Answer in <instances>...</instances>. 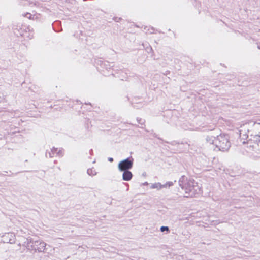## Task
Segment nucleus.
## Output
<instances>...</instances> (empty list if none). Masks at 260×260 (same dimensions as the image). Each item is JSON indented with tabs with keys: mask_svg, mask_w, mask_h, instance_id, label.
<instances>
[{
	"mask_svg": "<svg viewBox=\"0 0 260 260\" xmlns=\"http://www.w3.org/2000/svg\"><path fill=\"white\" fill-rule=\"evenodd\" d=\"M247 132L254 134L248 141L250 146L260 150V119L255 121H249L241 126L240 135L247 137Z\"/></svg>",
	"mask_w": 260,
	"mask_h": 260,
	"instance_id": "obj_1",
	"label": "nucleus"
},
{
	"mask_svg": "<svg viewBox=\"0 0 260 260\" xmlns=\"http://www.w3.org/2000/svg\"><path fill=\"white\" fill-rule=\"evenodd\" d=\"M206 140L208 143L214 145L222 151L228 150L231 146L229 137L225 134L217 135L214 133H211L207 136Z\"/></svg>",
	"mask_w": 260,
	"mask_h": 260,
	"instance_id": "obj_2",
	"label": "nucleus"
},
{
	"mask_svg": "<svg viewBox=\"0 0 260 260\" xmlns=\"http://www.w3.org/2000/svg\"><path fill=\"white\" fill-rule=\"evenodd\" d=\"M179 185L184 191L183 196L185 197H192L200 190L197 183L193 180L189 179L184 176H182L180 179Z\"/></svg>",
	"mask_w": 260,
	"mask_h": 260,
	"instance_id": "obj_3",
	"label": "nucleus"
},
{
	"mask_svg": "<svg viewBox=\"0 0 260 260\" xmlns=\"http://www.w3.org/2000/svg\"><path fill=\"white\" fill-rule=\"evenodd\" d=\"M132 166L133 161L129 160L128 159H126L121 161L119 163L118 167L119 170L121 171H128V169L132 168Z\"/></svg>",
	"mask_w": 260,
	"mask_h": 260,
	"instance_id": "obj_4",
	"label": "nucleus"
},
{
	"mask_svg": "<svg viewBox=\"0 0 260 260\" xmlns=\"http://www.w3.org/2000/svg\"><path fill=\"white\" fill-rule=\"evenodd\" d=\"M46 245V243L43 241H36L34 246H37V248L35 247L34 249L39 252H42L45 250Z\"/></svg>",
	"mask_w": 260,
	"mask_h": 260,
	"instance_id": "obj_5",
	"label": "nucleus"
},
{
	"mask_svg": "<svg viewBox=\"0 0 260 260\" xmlns=\"http://www.w3.org/2000/svg\"><path fill=\"white\" fill-rule=\"evenodd\" d=\"M15 235L13 233H6L3 236V240L6 243H12L14 241Z\"/></svg>",
	"mask_w": 260,
	"mask_h": 260,
	"instance_id": "obj_6",
	"label": "nucleus"
},
{
	"mask_svg": "<svg viewBox=\"0 0 260 260\" xmlns=\"http://www.w3.org/2000/svg\"><path fill=\"white\" fill-rule=\"evenodd\" d=\"M133 175L129 171H124L122 175V179L124 181H129L132 178Z\"/></svg>",
	"mask_w": 260,
	"mask_h": 260,
	"instance_id": "obj_7",
	"label": "nucleus"
},
{
	"mask_svg": "<svg viewBox=\"0 0 260 260\" xmlns=\"http://www.w3.org/2000/svg\"><path fill=\"white\" fill-rule=\"evenodd\" d=\"M150 188L152 189H156L157 190H160L164 188L163 184H161L159 182H155L151 184Z\"/></svg>",
	"mask_w": 260,
	"mask_h": 260,
	"instance_id": "obj_8",
	"label": "nucleus"
},
{
	"mask_svg": "<svg viewBox=\"0 0 260 260\" xmlns=\"http://www.w3.org/2000/svg\"><path fill=\"white\" fill-rule=\"evenodd\" d=\"M174 185V182L169 181L166 182L165 184H163L164 188H167L172 186Z\"/></svg>",
	"mask_w": 260,
	"mask_h": 260,
	"instance_id": "obj_9",
	"label": "nucleus"
},
{
	"mask_svg": "<svg viewBox=\"0 0 260 260\" xmlns=\"http://www.w3.org/2000/svg\"><path fill=\"white\" fill-rule=\"evenodd\" d=\"M169 228L168 226H161L160 228L161 232H164L165 231H169Z\"/></svg>",
	"mask_w": 260,
	"mask_h": 260,
	"instance_id": "obj_10",
	"label": "nucleus"
},
{
	"mask_svg": "<svg viewBox=\"0 0 260 260\" xmlns=\"http://www.w3.org/2000/svg\"><path fill=\"white\" fill-rule=\"evenodd\" d=\"M109 160L110 161V162H112L113 161V159L112 158H109Z\"/></svg>",
	"mask_w": 260,
	"mask_h": 260,
	"instance_id": "obj_11",
	"label": "nucleus"
},
{
	"mask_svg": "<svg viewBox=\"0 0 260 260\" xmlns=\"http://www.w3.org/2000/svg\"><path fill=\"white\" fill-rule=\"evenodd\" d=\"M31 240L29 241V240H28V243H27L28 244L29 243H31Z\"/></svg>",
	"mask_w": 260,
	"mask_h": 260,
	"instance_id": "obj_12",
	"label": "nucleus"
}]
</instances>
